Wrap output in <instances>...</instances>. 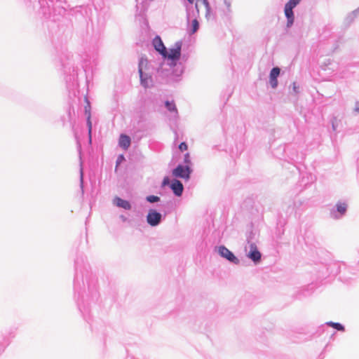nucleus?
I'll use <instances>...</instances> for the list:
<instances>
[{"label": "nucleus", "instance_id": "f257e3e1", "mask_svg": "<svg viewBox=\"0 0 359 359\" xmlns=\"http://www.w3.org/2000/svg\"><path fill=\"white\" fill-rule=\"evenodd\" d=\"M161 220V215L155 210H150L147 216L148 224L152 226L158 225Z\"/></svg>", "mask_w": 359, "mask_h": 359}, {"label": "nucleus", "instance_id": "f03ea898", "mask_svg": "<svg viewBox=\"0 0 359 359\" xmlns=\"http://www.w3.org/2000/svg\"><path fill=\"white\" fill-rule=\"evenodd\" d=\"M219 253L222 257L226 258V259L234 264L239 263L238 259L228 248H226L224 246H220L219 248Z\"/></svg>", "mask_w": 359, "mask_h": 359}, {"label": "nucleus", "instance_id": "7ed1b4c3", "mask_svg": "<svg viewBox=\"0 0 359 359\" xmlns=\"http://www.w3.org/2000/svg\"><path fill=\"white\" fill-rule=\"evenodd\" d=\"M189 168L188 166L178 165L172 170V175L176 177L188 179L189 177Z\"/></svg>", "mask_w": 359, "mask_h": 359}, {"label": "nucleus", "instance_id": "20e7f679", "mask_svg": "<svg viewBox=\"0 0 359 359\" xmlns=\"http://www.w3.org/2000/svg\"><path fill=\"white\" fill-rule=\"evenodd\" d=\"M181 48H182V42H177L174 47L170 48L169 50V53H167V56L169 59L171 60H178L180 57L181 55Z\"/></svg>", "mask_w": 359, "mask_h": 359}, {"label": "nucleus", "instance_id": "39448f33", "mask_svg": "<svg viewBox=\"0 0 359 359\" xmlns=\"http://www.w3.org/2000/svg\"><path fill=\"white\" fill-rule=\"evenodd\" d=\"M153 46L156 51H158L163 57H166L167 50L160 36H156L153 39Z\"/></svg>", "mask_w": 359, "mask_h": 359}, {"label": "nucleus", "instance_id": "423d86ee", "mask_svg": "<svg viewBox=\"0 0 359 359\" xmlns=\"http://www.w3.org/2000/svg\"><path fill=\"white\" fill-rule=\"evenodd\" d=\"M248 257L252 259L255 263H258L261 260L262 255L255 244L250 245V250Z\"/></svg>", "mask_w": 359, "mask_h": 359}, {"label": "nucleus", "instance_id": "0eeeda50", "mask_svg": "<svg viewBox=\"0 0 359 359\" xmlns=\"http://www.w3.org/2000/svg\"><path fill=\"white\" fill-rule=\"evenodd\" d=\"M280 69L278 67H273L270 73L269 82L273 88H276L278 86L277 78L280 74Z\"/></svg>", "mask_w": 359, "mask_h": 359}, {"label": "nucleus", "instance_id": "6e6552de", "mask_svg": "<svg viewBox=\"0 0 359 359\" xmlns=\"http://www.w3.org/2000/svg\"><path fill=\"white\" fill-rule=\"evenodd\" d=\"M170 187L176 196H180L182 195L183 191V185L181 182L177 180H173Z\"/></svg>", "mask_w": 359, "mask_h": 359}, {"label": "nucleus", "instance_id": "1a4fd4ad", "mask_svg": "<svg viewBox=\"0 0 359 359\" xmlns=\"http://www.w3.org/2000/svg\"><path fill=\"white\" fill-rule=\"evenodd\" d=\"M142 64H143V60H141V61L139 64V73H140V81H141L142 85L144 87L147 88L149 86V83L151 82V76H146L144 77L143 76L142 68Z\"/></svg>", "mask_w": 359, "mask_h": 359}, {"label": "nucleus", "instance_id": "9d476101", "mask_svg": "<svg viewBox=\"0 0 359 359\" xmlns=\"http://www.w3.org/2000/svg\"><path fill=\"white\" fill-rule=\"evenodd\" d=\"M130 138L126 135H121L119 138V145L124 149H128L130 145Z\"/></svg>", "mask_w": 359, "mask_h": 359}, {"label": "nucleus", "instance_id": "9b49d317", "mask_svg": "<svg viewBox=\"0 0 359 359\" xmlns=\"http://www.w3.org/2000/svg\"><path fill=\"white\" fill-rule=\"evenodd\" d=\"M292 9L293 8L285 6L284 11H285V15L286 18H287V27L291 26L294 22V13H293Z\"/></svg>", "mask_w": 359, "mask_h": 359}, {"label": "nucleus", "instance_id": "f8f14e48", "mask_svg": "<svg viewBox=\"0 0 359 359\" xmlns=\"http://www.w3.org/2000/svg\"><path fill=\"white\" fill-rule=\"evenodd\" d=\"M114 203L118 207L125 210H130L131 208V205L128 201L123 200L119 197L115 198Z\"/></svg>", "mask_w": 359, "mask_h": 359}, {"label": "nucleus", "instance_id": "ddd939ff", "mask_svg": "<svg viewBox=\"0 0 359 359\" xmlns=\"http://www.w3.org/2000/svg\"><path fill=\"white\" fill-rule=\"evenodd\" d=\"M200 4L203 6L205 11V16L208 17L210 15V5L208 0H197L196 3V8L198 13H199Z\"/></svg>", "mask_w": 359, "mask_h": 359}, {"label": "nucleus", "instance_id": "4468645a", "mask_svg": "<svg viewBox=\"0 0 359 359\" xmlns=\"http://www.w3.org/2000/svg\"><path fill=\"white\" fill-rule=\"evenodd\" d=\"M329 326L339 330V331H344V327L341 325L340 323H333V322H329L327 323Z\"/></svg>", "mask_w": 359, "mask_h": 359}, {"label": "nucleus", "instance_id": "2eb2a0df", "mask_svg": "<svg viewBox=\"0 0 359 359\" xmlns=\"http://www.w3.org/2000/svg\"><path fill=\"white\" fill-rule=\"evenodd\" d=\"M165 107H167V109L170 111H175V112H177V108H176V106H175V104L174 102H169V101H166L165 102Z\"/></svg>", "mask_w": 359, "mask_h": 359}, {"label": "nucleus", "instance_id": "dca6fc26", "mask_svg": "<svg viewBox=\"0 0 359 359\" xmlns=\"http://www.w3.org/2000/svg\"><path fill=\"white\" fill-rule=\"evenodd\" d=\"M337 209L341 214H344L346 211V204L339 203L337 205Z\"/></svg>", "mask_w": 359, "mask_h": 359}, {"label": "nucleus", "instance_id": "f3484780", "mask_svg": "<svg viewBox=\"0 0 359 359\" xmlns=\"http://www.w3.org/2000/svg\"><path fill=\"white\" fill-rule=\"evenodd\" d=\"M302 0H290L285 6L292 8H294L297 5L299 4Z\"/></svg>", "mask_w": 359, "mask_h": 359}, {"label": "nucleus", "instance_id": "a211bd4d", "mask_svg": "<svg viewBox=\"0 0 359 359\" xmlns=\"http://www.w3.org/2000/svg\"><path fill=\"white\" fill-rule=\"evenodd\" d=\"M198 27H199V23L196 19H194L192 21V29H191V33L194 34L198 29Z\"/></svg>", "mask_w": 359, "mask_h": 359}, {"label": "nucleus", "instance_id": "6ab92c4d", "mask_svg": "<svg viewBox=\"0 0 359 359\" xmlns=\"http://www.w3.org/2000/svg\"><path fill=\"white\" fill-rule=\"evenodd\" d=\"M147 201H149L150 203H155V202H158L160 200V198L158 196L151 195V196H147Z\"/></svg>", "mask_w": 359, "mask_h": 359}, {"label": "nucleus", "instance_id": "aec40b11", "mask_svg": "<svg viewBox=\"0 0 359 359\" xmlns=\"http://www.w3.org/2000/svg\"><path fill=\"white\" fill-rule=\"evenodd\" d=\"M188 149V146L186 142H182L180 145H179V149L181 151H184L186 150H187Z\"/></svg>", "mask_w": 359, "mask_h": 359}, {"label": "nucleus", "instance_id": "412c9836", "mask_svg": "<svg viewBox=\"0 0 359 359\" xmlns=\"http://www.w3.org/2000/svg\"><path fill=\"white\" fill-rule=\"evenodd\" d=\"M224 4L226 7V9L230 11H231V4H232V0H224Z\"/></svg>", "mask_w": 359, "mask_h": 359}, {"label": "nucleus", "instance_id": "4be33fe9", "mask_svg": "<svg viewBox=\"0 0 359 359\" xmlns=\"http://www.w3.org/2000/svg\"><path fill=\"white\" fill-rule=\"evenodd\" d=\"M170 184V179L168 177H165L163 178V182H162V186L163 187H165L166 185H168Z\"/></svg>", "mask_w": 359, "mask_h": 359}, {"label": "nucleus", "instance_id": "5701e85b", "mask_svg": "<svg viewBox=\"0 0 359 359\" xmlns=\"http://www.w3.org/2000/svg\"><path fill=\"white\" fill-rule=\"evenodd\" d=\"M355 111L359 112V102H356L355 104Z\"/></svg>", "mask_w": 359, "mask_h": 359}, {"label": "nucleus", "instance_id": "b1692460", "mask_svg": "<svg viewBox=\"0 0 359 359\" xmlns=\"http://www.w3.org/2000/svg\"><path fill=\"white\" fill-rule=\"evenodd\" d=\"M188 158H189V154H187L185 155V162H186V163H188V162H189V161H188Z\"/></svg>", "mask_w": 359, "mask_h": 359}, {"label": "nucleus", "instance_id": "393cba45", "mask_svg": "<svg viewBox=\"0 0 359 359\" xmlns=\"http://www.w3.org/2000/svg\"><path fill=\"white\" fill-rule=\"evenodd\" d=\"M88 126H89V132L91 130V122L88 120Z\"/></svg>", "mask_w": 359, "mask_h": 359}, {"label": "nucleus", "instance_id": "a878e982", "mask_svg": "<svg viewBox=\"0 0 359 359\" xmlns=\"http://www.w3.org/2000/svg\"><path fill=\"white\" fill-rule=\"evenodd\" d=\"M81 180H83V172H82V169L81 170Z\"/></svg>", "mask_w": 359, "mask_h": 359}, {"label": "nucleus", "instance_id": "bb28decb", "mask_svg": "<svg viewBox=\"0 0 359 359\" xmlns=\"http://www.w3.org/2000/svg\"><path fill=\"white\" fill-rule=\"evenodd\" d=\"M187 1H188L190 4H192L194 3V0H187Z\"/></svg>", "mask_w": 359, "mask_h": 359}]
</instances>
